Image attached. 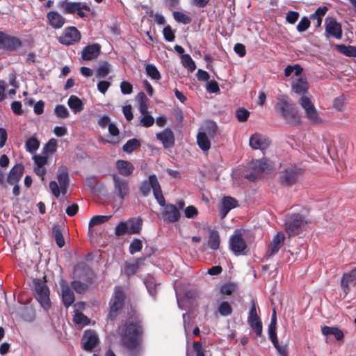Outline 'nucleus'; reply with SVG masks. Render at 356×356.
Segmentation results:
<instances>
[{
  "label": "nucleus",
  "instance_id": "f257e3e1",
  "mask_svg": "<svg viewBox=\"0 0 356 356\" xmlns=\"http://www.w3.org/2000/svg\"><path fill=\"white\" fill-rule=\"evenodd\" d=\"M142 320L138 314H130L122 325L120 337L122 345L127 350V356H140V343L143 334Z\"/></svg>",
  "mask_w": 356,
  "mask_h": 356
},
{
  "label": "nucleus",
  "instance_id": "f03ea898",
  "mask_svg": "<svg viewBox=\"0 0 356 356\" xmlns=\"http://www.w3.org/2000/svg\"><path fill=\"white\" fill-rule=\"evenodd\" d=\"M275 108L287 123L296 124L299 122L300 117L298 112L287 96L280 97Z\"/></svg>",
  "mask_w": 356,
  "mask_h": 356
},
{
  "label": "nucleus",
  "instance_id": "7ed1b4c3",
  "mask_svg": "<svg viewBox=\"0 0 356 356\" xmlns=\"http://www.w3.org/2000/svg\"><path fill=\"white\" fill-rule=\"evenodd\" d=\"M151 189H152L154 196L159 204L160 206H164L165 198L162 194L161 186L155 175H150L147 180H145L142 182L140 191L143 196H147L150 193Z\"/></svg>",
  "mask_w": 356,
  "mask_h": 356
},
{
  "label": "nucleus",
  "instance_id": "20e7f679",
  "mask_svg": "<svg viewBox=\"0 0 356 356\" xmlns=\"http://www.w3.org/2000/svg\"><path fill=\"white\" fill-rule=\"evenodd\" d=\"M33 293L35 299L38 301L43 309L47 312L51 306L49 299V289L44 282L40 279L33 281Z\"/></svg>",
  "mask_w": 356,
  "mask_h": 356
},
{
  "label": "nucleus",
  "instance_id": "39448f33",
  "mask_svg": "<svg viewBox=\"0 0 356 356\" xmlns=\"http://www.w3.org/2000/svg\"><path fill=\"white\" fill-rule=\"evenodd\" d=\"M299 104L305 110V116L310 124L319 125L323 123L324 120L319 116L318 111L309 97L302 96L299 100Z\"/></svg>",
  "mask_w": 356,
  "mask_h": 356
},
{
  "label": "nucleus",
  "instance_id": "423d86ee",
  "mask_svg": "<svg viewBox=\"0 0 356 356\" xmlns=\"http://www.w3.org/2000/svg\"><path fill=\"white\" fill-rule=\"evenodd\" d=\"M142 220L140 218H131L125 222H120L115 229V234L120 236L124 234H138L141 229Z\"/></svg>",
  "mask_w": 356,
  "mask_h": 356
},
{
  "label": "nucleus",
  "instance_id": "0eeeda50",
  "mask_svg": "<svg viewBox=\"0 0 356 356\" xmlns=\"http://www.w3.org/2000/svg\"><path fill=\"white\" fill-rule=\"evenodd\" d=\"M307 221L299 213H293L289 216L285 221V229L289 234H298L305 229Z\"/></svg>",
  "mask_w": 356,
  "mask_h": 356
},
{
  "label": "nucleus",
  "instance_id": "6e6552de",
  "mask_svg": "<svg viewBox=\"0 0 356 356\" xmlns=\"http://www.w3.org/2000/svg\"><path fill=\"white\" fill-rule=\"evenodd\" d=\"M22 47L20 38L0 31V49L8 52H15Z\"/></svg>",
  "mask_w": 356,
  "mask_h": 356
},
{
  "label": "nucleus",
  "instance_id": "1a4fd4ad",
  "mask_svg": "<svg viewBox=\"0 0 356 356\" xmlns=\"http://www.w3.org/2000/svg\"><path fill=\"white\" fill-rule=\"evenodd\" d=\"M229 246L235 255L245 254L248 246L240 229H236L230 236Z\"/></svg>",
  "mask_w": 356,
  "mask_h": 356
},
{
  "label": "nucleus",
  "instance_id": "9d476101",
  "mask_svg": "<svg viewBox=\"0 0 356 356\" xmlns=\"http://www.w3.org/2000/svg\"><path fill=\"white\" fill-rule=\"evenodd\" d=\"M302 174V170L296 166H290L280 171L279 174V181L281 185L289 186L294 184L300 175Z\"/></svg>",
  "mask_w": 356,
  "mask_h": 356
},
{
  "label": "nucleus",
  "instance_id": "9b49d317",
  "mask_svg": "<svg viewBox=\"0 0 356 356\" xmlns=\"http://www.w3.org/2000/svg\"><path fill=\"white\" fill-rule=\"evenodd\" d=\"M248 323L257 336L261 337L262 335V323L260 317L257 314L256 302L253 299L251 300V307L248 314Z\"/></svg>",
  "mask_w": 356,
  "mask_h": 356
},
{
  "label": "nucleus",
  "instance_id": "f8f14e48",
  "mask_svg": "<svg viewBox=\"0 0 356 356\" xmlns=\"http://www.w3.org/2000/svg\"><path fill=\"white\" fill-rule=\"evenodd\" d=\"M81 40V33L74 26H69L64 29L63 35L58 38V42L64 45L70 46Z\"/></svg>",
  "mask_w": 356,
  "mask_h": 356
},
{
  "label": "nucleus",
  "instance_id": "ddd939ff",
  "mask_svg": "<svg viewBox=\"0 0 356 356\" xmlns=\"http://www.w3.org/2000/svg\"><path fill=\"white\" fill-rule=\"evenodd\" d=\"M124 294L120 288H115L113 298L111 300V309L109 318L113 320L117 316L118 312L124 305Z\"/></svg>",
  "mask_w": 356,
  "mask_h": 356
},
{
  "label": "nucleus",
  "instance_id": "4468645a",
  "mask_svg": "<svg viewBox=\"0 0 356 356\" xmlns=\"http://www.w3.org/2000/svg\"><path fill=\"white\" fill-rule=\"evenodd\" d=\"M161 211V217L166 223H173L177 222L181 216L179 209L172 204H164Z\"/></svg>",
  "mask_w": 356,
  "mask_h": 356
},
{
  "label": "nucleus",
  "instance_id": "2eb2a0df",
  "mask_svg": "<svg viewBox=\"0 0 356 356\" xmlns=\"http://www.w3.org/2000/svg\"><path fill=\"white\" fill-rule=\"evenodd\" d=\"M113 179L115 193L123 200L129 193V184L125 179L120 178L116 175H113Z\"/></svg>",
  "mask_w": 356,
  "mask_h": 356
},
{
  "label": "nucleus",
  "instance_id": "dca6fc26",
  "mask_svg": "<svg viewBox=\"0 0 356 356\" xmlns=\"http://www.w3.org/2000/svg\"><path fill=\"white\" fill-rule=\"evenodd\" d=\"M250 146L255 149H259L264 150L270 144L269 138L259 134H254L250 138Z\"/></svg>",
  "mask_w": 356,
  "mask_h": 356
},
{
  "label": "nucleus",
  "instance_id": "f3484780",
  "mask_svg": "<svg viewBox=\"0 0 356 356\" xmlns=\"http://www.w3.org/2000/svg\"><path fill=\"white\" fill-rule=\"evenodd\" d=\"M60 285L62 292V301L64 306L67 308L74 303L75 296L74 292L70 289V286L65 280H62Z\"/></svg>",
  "mask_w": 356,
  "mask_h": 356
},
{
  "label": "nucleus",
  "instance_id": "a211bd4d",
  "mask_svg": "<svg viewBox=\"0 0 356 356\" xmlns=\"http://www.w3.org/2000/svg\"><path fill=\"white\" fill-rule=\"evenodd\" d=\"M82 348L86 351L91 352L99 342L97 334L92 330L86 331L83 337Z\"/></svg>",
  "mask_w": 356,
  "mask_h": 356
},
{
  "label": "nucleus",
  "instance_id": "6ab92c4d",
  "mask_svg": "<svg viewBox=\"0 0 356 356\" xmlns=\"http://www.w3.org/2000/svg\"><path fill=\"white\" fill-rule=\"evenodd\" d=\"M356 285V268L350 273L344 274L341 280V287L344 293L347 294L351 287Z\"/></svg>",
  "mask_w": 356,
  "mask_h": 356
},
{
  "label": "nucleus",
  "instance_id": "aec40b11",
  "mask_svg": "<svg viewBox=\"0 0 356 356\" xmlns=\"http://www.w3.org/2000/svg\"><path fill=\"white\" fill-rule=\"evenodd\" d=\"M325 35L326 37L330 35L337 39H341L342 38V29L341 24L334 19L327 22L325 26Z\"/></svg>",
  "mask_w": 356,
  "mask_h": 356
},
{
  "label": "nucleus",
  "instance_id": "412c9836",
  "mask_svg": "<svg viewBox=\"0 0 356 356\" xmlns=\"http://www.w3.org/2000/svg\"><path fill=\"white\" fill-rule=\"evenodd\" d=\"M238 206L237 200L230 196H225L221 200L220 216L221 218H225L227 213Z\"/></svg>",
  "mask_w": 356,
  "mask_h": 356
},
{
  "label": "nucleus",
  "instance_id": "4be33fe9",
  "mask_svg": "<svg viewBox=\"0 0 356 356\" xmlns=\"http://www.w3.org/2000/svg\"><path fill=\"white\" fill-rule=\"evenodd\" d=\"M284 235L282 233H277L273 238L272 242L268 246L266 252V256L270 257L277 254L280 249L284 241Z\"/></svg>",
  "mask_w": 356,
  "mask_h": 356
},
{
  "label": "nucleus",
  "instance_id": "5701e85b",
  "mask_svg": "<svg viewBox=\"0 0 356 356\" xmlns=\"http://www.w3.org/2000/svg\"><path fill=\"white\" fill-rule=\"evenodd\" d=\"M156 138L160 140L165 148L172 147L175 144V136L173 132L168 128L163 131L157 133Z\"/></svg>",
  "mask_w": 356,
  "mask_h": 356
},
{
  "label": "nucleus",
  "instance_id": "b1692460",
  "mask_svg": "<svg viewBox=\"0 0 356 356\" xmlns=\"http://www.w3.org/2000/svg\"><path fill=\"white\" fill-rule=\"evenodd\" d=\"M101 46L99 44L87 45L82 50V58L85 60H91L96 58L100 54Z\"/></svg>",
  "mask_w": 356,
  "mask_h": 356
},
{
  "label": "nucleus",
  "instance_id": "393cba45",
  "mask_svg": "<svg viewBox=\"0 0 356 356\" xmlns=\"http://www.w3.org/2000/svg\"><path fill=\"white\" fill-rule=\"evenodd\" d=\"M24 170V165L22 163H17L10 170L7 178V181L10 184H17L21 179Z\"/></svg>",
  "mask_w": 356,
  "mask_h": 356
},
{
  "label": "nucleus",
  "instance_id": "a878e982",
  "mask_svg": "<svg viewBox=\"0 0 356 356\" xmlns=\"http://www.w3.org/2000/svg\"><path fill=\"white\" fill-rule=\"evenodd\" d=\"M49 24L54 29L61 28L65 24V18L56 11H50L47 15Z\"/></svg>",
  "mask_w": 356,
  "mask_h": 356
},
{
  "label": "nucleus",
  "instance_id": "bb28decb",
  "mask_svg": "<svg viewBox=\"0 0 356 356\" xmlns=\"http://www.w3.org/2000/svg\"><path fill=\"white\" fill-rule=\"evenodd\" d=\"M291 87L294 92L298 95H304L307 92L309 86L305 79L299 78L293 81Z\"/></svg>",
  "mask_w": 356,
  "mask_h": 356
},
{
  "label": "nucleus",
  "instance_id": "cd10ccee",
  "mask_svg": "<svg viewBox=\"0 0 356 356\" xmlns=\"http://www.w3.org/2000/svg\"><path fill=\"white\" fill-rule=\"evenodd\" d=\"M116 168L119 173L123 176H129L134 170L131 163L124 160H118L116 163Z\"/></svg>",
  "mask_w": 356,
  "mask_h": 356
},
{
  "label": "nucleus",
  "instance_id": "c85d7f7f",
  "mask_svg": "<svg viewBox=\"0 0 356 356\" xmlns=\"http://www.w3.org/2000/svg\"><path fill=\"white\" fill-rule=\"evenodd\" d=\"M80 3L81 2H72L64 0L60 1L58 6L63 10L64 13L73 14L79 10Z\"/></svg>",
  "mask_w": 356,
  "mask_h": 356
},
{
  "label": "nucleus",
  "instance_id": "c756f323",
  "mask_svg": "<svg viewBox=\"0 0 356 356\" xmlns=\"http://www.w3.org/2000/svg\"><path fill=\"white\" fill-rule=\"evenodd\" d=\"M144 284L146 286L149 295L154 298L156 295L157 287L159 285V283L156 282L153 276L148 275L144 279Z\"/></svg>",
  "mask_w": 356,
  "mask_h": 356
},
{
  "label": "nucleus",
  "instance_id": "7c9ffc66",
  "mask_svg": "<svg viewBox=\"0 0 356 356\" xmlns=\"http://www.w3.org/2000/svg\"><path fill=\"white\" fill-rule=\"evenodd\" d=\"M145 258L137 259L134 263L126 262L124 264V273L127 276L134 275L140 266L143 263Z\"/></svg>",
  "mask_w": 356,
  "mask_h": 356
},
{
  "label": "nucleus",
  "instance_id": "2f4dec72",
  "mask_svg": "<svg viewBox=\"0 0 356 356\" xmlns=\"http://www.w3.org/2000/svg\"><path fill=\"white\" fill-rule=\"evenodd\" d=\"M67 104L74 113H80L84 108L82 101L75 95H71L70 97Z\"/></svg>",
  "mask_w": 356,
  "mask_h": 356
},
{
  "label": "nucleus",
  "instance_id": "473e14b6",
  "mask_svg": "<svg viewBox=\"0 0 356 356\" xmlns=\"http://www.w3.org/2000/svg\"><path fill=\"white\" fill-rule=\"evenodd\" d=\"M56 178L59 186L70 184L68 169L66 166L61 165L59 167L56 173Z\"/></svg>",
  "mask_w": 356,
  "mask_h": 356
},
{
  "label": "nucleus",
  "instance_id": "72a5a7b5",
  "mask_svg": "<svg viewBox=\"0 0 356 356\" xmlns=\"http://www.w3.org/2000/svg\"><path fill=\"white\" fill-rule=\"evenodd\" d=\"M52 234L55 239L56 245L59 248H63L65 245V239L58 224H54L52 227Z\"/></svg>",
  "mask_w": 356,
  "mask_h": 356
},
{
  "label": "nucleus",
  "instance_id": "f704fd0d",
  "mask_svg": "<svg viewBox=\"0 0 356 356\" xmlns=\"http://www.w3.org/2000/svg\"><path fill=\"white\" fill-rule=\"evenodd\" d=\"M21 317L27 322H32L35 318V311L32 306H24L20 312Z\"/></svg>",
  "mask_w": 356,
  "mask_h": 356
},
{
  "label": "nucleus",
  "instance_id": "c9c22d12",
  "mask_svg": "<svg viewBox=\"0 0 356 356\" xmlns=\"http://www.w3.org/2000/svg\"><path fill=\"white\" fill-rule=\"evenodd\" d=\"M69 185L59 186L56 181H51L49 182V188L56 197H59L60 193L63 195H65L67 191Z\"/></svg>",
  "mask_w": 356,
  "mask_h": 356
},
{
  "label": "nucleus",
  "instance_id": "e433bc0d",
  "mask_svg": "<svg viewBox=\"0 0 356 356\" xmlns=\"http://www.w3.org/2000/svg\"><path fill=\"white\" fill-rule=\"evenodd\" d=\"M336 49L341 54L348 57H356V47L346 45V44H336Z\"/></svg>",
  "mask_w": 356,
  "mask_h": 356
},
{
  "label": "nucleus",
  "instance_id": "4c0bfd02",
  "mask_svg": "<svg viewBox=\"0 0 356 356\" xmlns=\"http://www.w3.org/2000/svg\"><path fill=\"white\" fill-rule=\"evenodd\" d=\"M321 330L323 335H333L338 341L343 338V334L342 331L337 327L324 326L322 327Z\"/></svg>",
  "mask_w": 356,
  "mask_h": 356
},
{
  "label": "nucleus",
  "instance_id": "58836bf2",
  "mask_svg": "<svg viewBox=\"0 0 356 356\" xmlns=\"http://www.w3.org/2000/svg\"><path fill=\"white\" fill-rule=\"evenodd\" d=\"M197 142L202 150L207 151L209 149L211 143L205 132H200L197 134Z\"/></svg>",
  "mask_w": 356,
  "mask_h": 356
},
{
  "label": "nucleus",
  "instance_id": "ea45409f",
  "mask_svg": "<svg viewBox=\"0 0 356 356\" xmlns=\"http://www.w3.org/2000/svg\"><path fill=\"white\" fill-rule=\"evenodd\" d=\"M220 245V236L218 231L212 230L210 232L209 241H208V246L212 249L213 250H216L218 249Z\"/></svg>",
  "mask_w": 356,
  "mask_h": 356
},
{
  "label": "nucleus",
  "instance_id": "a19ab883",
  "mask_svg": "<svg viewBox=\"0 0 356 356\" xmlns=\"http://www.w3.org/2000/svg\"><path fill=\"white\" fill-rule=\"evenodd\" d=\"M40 147V141L35 137L28 138L25 143V148L27 152L33 154Z\"/></svg>",
  "mask_w": 356,
  "mask_h": 356
},
{
  "label": "nucleus",
  "instance_id": "79ce46f5",
  "mask_svg": "<svg viewBox=\"0 0 356 356\" xmlns=\"http://www.w3.org/2000/svg\"><path fill=\"white\" fill-rule=\"evenodd\" d=\"M140 146V142L136 138L129 140L122 147V150L128 154L133 152L137 147Z\"/></svg>",
  "mask_w": 356,
  "mask_h": 356
},
{
  "label": "nucleus",
  "instance_id": "37998d69",
  "mask_svg": "<svg viewBox=\"0 0 356 356\" xmlns=\"http://www.w3.org/2000/svg\"><path fill=\"white\" fill-rule=\"evenodd\" d=\"M81 272H83V273H85L86 275H90V274H92V270L90 269V268L85 263H80V264H78L75 267H74V275L76 277H79V278H83L82 277V275H81Z\"/></svg>",
  "mask_w": 356,
  "mask_h": 356
},
{
  "label": "nucleus",
  "instance_id": "c03bdc74",
  "mask_svg": "<svg viewBox=\"0 0 356 356\" xmlns=\"http://www.w3.org/2000/svg\"><path fill=\"white\" fill-rule=\"evenodd\" d=\"M70 286L79 294L84 293L88 288L87 283L81 282L79 280L72 281Z\"/></svg>",
  "mask_w": 356,
  "mask_h": 356
},
{
  "label": "nucleus",
  "instance_id": "a18cd8bd",
  "mask_svg": "<svg viewBox=\"0 0 356 356\" xmlns=\"http://www.w3.org/2000/svg\"><path fill=\"white\" fill-rule=\"evenodd\" d=\"M181 63L183 66L187 68L191 72H193L196 68L195 62L188 54L182 55Z\"/></svg>",
  "mask_w": 356,
  "mask_h": 356
},
{
  "label": "nucleus",
  "instance_id": "49530a36",
  "mask_svg": "<svg viewBox=\"0 0 356 356\" xmlns=\"http://www.w3.org/2000/svg\"><path fill=\"white\" fill-rule=\"evenodd\" d=\"M145 70L147 76L154 80H159L161 74L155 65L152 64H147L145 67Z\"/></svg>",
  "mask_w": 356,
  "mask_h": 356
},
{
  "label": "nucleus",
  "instance_id": "de8ad7c7",
  "mask_svg": "<svg viewBox=\"0 0 356 356\" xmlns=\"http://www.w3.org/2000/svg\"><path fill=\"white\" fill-rule=\"evenodd\" d=\"M173 17L177 22L182 23L184 24H188L192 22V19L190 16L179 11H174Z\"/></svg>",
  "mask_w": 356,
  "mask_h": 356
},
{
  "label": "nucleus",
  "instance_id": "09e8293b",
  "mask_svg": "<svg viewBox=\"0 0 356 356\" xmlns=\"http://www.w3.org/2000/svg\"><path fill=\"white\" fill-rule=\"evenodd\" d=\"M110 72V65L107 62L101 64L97 70L96 76L97 78H104Z\"/></svg>",
  "mask_w": 356,
  "mask_h": 356
},
{
  "label": "nucleus",
  "instance_id": "8fccbe9b",
  "mask_svg": "<svg viewBox=\"0 0 356 356\" xmlns=\"http://www.w3.org/2000/svg\"><path fill=\"white\" fill-rule=\"evenodd\" d=\"M111 216H95L89 222V227H92L96 225L102 224L108 221L111 218Z\"/></svg>",
  "mask_w": 356,
  "mask_h": 356
},
{
  "label": "nucleus",
  "instance_id": "3c124183",
  "mask_svg": "<svg viewBox=\"0 0 356 356\" xmlns=\"http://www.w3.org/2000/svg\"><path fill=\"white\" fill-rule=\"evenodd\" d=\"M218 312L222 316H227L232 312V308L228 302L223 301L218 306Z\"/></svg>",
  "mask_w": 356,
  "mask_h": 356
},
{
  "label": "nucleus",
  "instance_id": "603ef678",
  "mask_svg": "<svg viewBox=\"0 0 356 356\" xmlns=\"http://www.w3.org/2000/svg\"><path fill=\"white\" fill-rule=\"evenodd\" d=\"M302 72V68L300 65L296 64L294 65H289L284 70V75L290 76L293 72L296 76H298Z\"/></svg>",
  "mask_w": 356,
  "mask_h": 356
},
{
  "label": "nucleus",
  "instance_id": "864d4df0",
  "mask_svg": "<svg viewBox=\"0 0 356 356\" xmlns=\"http://www.w3.org/2000/svg\"><path fill=\"white\" fill-rule=\"evenodd\" d=\"M55 115L60 118H67L70 115L67 108L64 105H57L54 109Z\"/></svg>",
  "mask_w": 356,
  "mask_h": 356
},
{
  "label": "nucleus",
  "instance_id": "5fc2aeb1",
  "mask_svg": "<svg viewBox=\"0 0 356 356\" xmlns=\"http://www.w3.org/2000/svg\"><path fill=\"white\" fill-rule=\"evenodd\" d=\"M143 247L142 241L138 238H135L132 241L129 245V252L131 254H135L141 250Z\"/></svg>",
  "mask_w": 356,
  "mask_h": 356
},
{
  "label": "nucleus",
  "instance_id": "6e6d98bb",
  "mask_svg": "<svg viewBox=\"0 0 356 356\" xmlns=\"http://www.w3.org/2000/svg\"><path fill=\"white\" fill-rule=\"evenodd\" d=\"M89 321L90 319L83 314L80 312L76 313L74 316V322L76 324L86 325L89 323Z\"/></svg>",
  "mask_w": 356,
  "mask_h": 356
},
{
  "label": "nucleus",
  "instance_id": "4d7b16f0",
  "mask_svg": "<svg viewBox=\"0 0 356 356\" xmlns=\"http://www.w3.org/2000/svg\"><path fill=\"white\" fill-rule=\"evenodd\" d=\"M57 142L55 139L52 138L43 147L44 153L53 154L56 151Z\"/></svg>",
  "mask_w": 356,
  "mask_h": 356
},
{
  "label": "nucleus",
  "instance_id": "13d9d810",
  "mask_svg": "<svg viewBox=\"0 0 356 356\" xmlns=\"http://www.w3.org/2000/svg\"><path fill=\"white\" fill-rule=\"evenodd\" d=\"M310 25V21L307 17H303L297 25V30L299 32L305 31Z\"/></svg>",
  "mask_w": 356,
  "mask_h": 356
},
{
  "label": "nucleus",
  "instance_id": "bf43d9fd",
  "mask_svg": "<svg viewBox=\"0 0 356 356\" xmlns=\"http://www.w3.org/2000/svg\"><path fill=\"white\" fill-rule=\"evenodd\" d=\"M163 33L164 38L168 42H172L175 40V33L172 30L170 25L166 26L163 30Z\"/></svg>",
  "mask_w": 356,
  "mask_h": 356
},
{
  "label": "nucleus",
  "instance_id": "052dcab7",
  "mask_svg": "<svg viewBox=\"0 0 356 356\" xmlns=\"http://www.w3.org/2000/svg\"><path fill=\"white\" fill-rule=\"evenodd\" d=\"M249 115V111L245 108H238L236 112V118L239 122H245L248 120Z\"/></svg>",
  "mask_w": 356,
  "mask_h": 356
},
{
  "label": "nucleus",
  "instance_id": "680f3d73",
  "mask_svg": "<svg viewBox=\"0 0 356 356\" xmlns=\"http://www.w3.org/2000/svg\"><path fill=\"white\" fill-rule=\"evenodd\" d=\"M205 129L209 136L213 137L217 132L218 126L216 122L209 121L207 123Z\"/></svg>",
  "mask_w": 356,
  "mask_h": 356
},
{
  "label": "nucleus",
  "instance_id": "e2e57ef3",
  "mask_svg": "<svg viewBox=\"0 0 356 356\" xmlns=\"http://www.w3.org/2000/svg\"><path fill=\"white\" fill-rule=\"evenodd\" d=\"M154 118L148 113L143 115V118L140 120V123L145 127H149L154 124Z\"/></svg>",
  "mask_w": 356,
  "mask_h": 356
},
{
  "label": "nucleus",
  "instance_id": "0e129e2a",
  "mask_svg": "<svg viewBox=\"0 0 356 356\" xmlns=\"http://www.w3.org/2000/svg\"><path fill=\"white\" fill-rule=\"evenodd\" d=\"M252 168L258 172H262L266 168V163L262 160H256L252 162Z\"/></svg>",
  "mask_w": 356,
  "mask_h": 356
},
{
  "label": "nucleus",
  "instance_id": "69168bd1",
  "mask_svg": "<svg viewBox=\"0 0 356 356\" xmlns=\"http://www.w3.org/2000/svg\"><path fill=\"white\" fill-rule=\"evenodd\" d=\"M206 88L210 93H216L220 90L218 83L214 80L207 81Z\"/></svg>",
  "mask_w": 356,
  "mask_h": 356
},
{
  "label": "nucleus",
  "instance_id": "338daca9",
  "mask_svg": "<svg viewBox=\"0 0 356 356\" xmlns=\"http://www.w3.org/2000/svg\"><path fill=\"white\" fill-rule=\"evenodd\" d=\"M275 348L280 356H288V347L286 345H280L279 341L273 344Z\"/></svg>",
  "mask_w": 356,
  "mask_h": 356
},
{
  "label": "nucleus",
  "instance_id": "774afa93",
  "mask_svg": "<svg viewBox=\"0 0 356 356\" xmlns=\"http://www.w3.org/2000/svg\"><path fill=\"white\" fill-rule=\"evenodd\" d=\"M121 92L124 95H129L132 92V85L127 81H122L120 84Z\"/></svg>",
  "mask_w": 356,
  "mask_h": 356
}]
</instances>
